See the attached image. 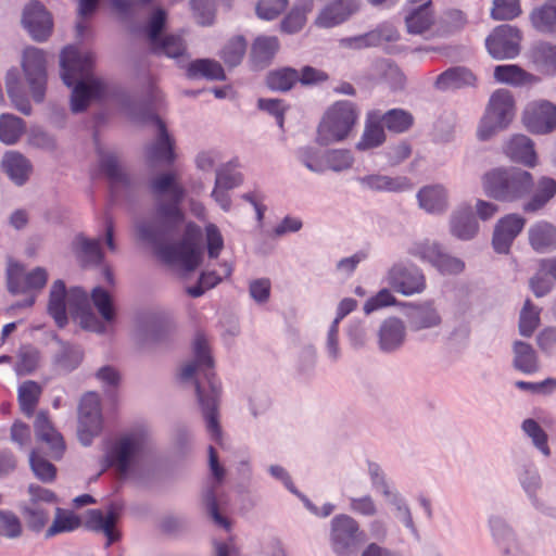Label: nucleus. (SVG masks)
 Instances as JSON below:
<instances>
[{
  "label": "nucleus",
  "instance_id": "1",
  "mask_svg": "<svg viewBox=\"0 0 556 556\" xmlns=\"http://www.w3.org/2000/svg\"><path fill=\"white\" fill-rule=\"evenodd\" d=\"M149 188L155 202L149 213L137 218V238L163 262L186 273L193 271L202 260V229L192 222L185 225L181 203L186 189L178 174L160 173L150 179Z\"/></svg>",
  "mask_w": 556,
  "mask_h": 556
},
{
  "label": "nucleus",
  "instance_id": "2",
  "mask_svg": "<svg viewBox=\"0 0 556 556\" xmlns=\"http://www.w3.org/2000/svg\"><path fill=\"white\" fill-rule=\"evenodd\" d=\"M47 311L59 328L68 324L70 312L84 329L99 334L113 332L116 320V308L106 290L96 287L89 298L79 287L67 290L61 279L50 288Z\"/></svg>",
  "mask_w": 556,
  "mask_h": 556
},
{
  "label": "nucleus",
  "instance_id": "3",
  "mask_svg": "<svg viewBox=\"0 0 556 556\" xmlns=\"http://www.w3.org/2000/svg\"><path fill=\"white\" fill-rule=\"evenodd\" d=\"M193 357L180 370V379L191 382L198 404L206 422L211 439L219 442L222 429L218 421L220 383L215 377L214 362L204 336L198 334L192 346Z\"/></svg>",
  "mask_w": 556,
  "mask_h": 556
},
{
  "label": "nucleus",
  "instance_id": "4",
  "mask_svg": "<svg viewBox=\"0 0 556 556\" xmlns=\"http://www.w3.org/2000/svg\"><path fill=\"white\" fill-rule=\"evenodd\" d=\"M93 62L92 52L76 47H66L61 53V76L67 87H73L71 109L74 113L85 111L90 101L106 96V85L91 73Z\"/></svg>",
  "mask_w": 556,
  "mask_h": 556
},
{
  "label": "nucleus",
  "instance_id": "5",
  "mask_svg": "<svg viewBox=\"0 0 556 556\" xmlns=\"http://www.w3.org/2000/svg\"><path fill=\"white\" fill-rule=\"evenodd\" d=\"M151 454L152 446L148 432L141 428L130 429L106 443L104 469L112 468L118 478L124 479L149 463Z\"/></svg>",
  "mask_w": 556,
  "mask_h": 556
},
{
  "label": "nucleus",
  "instance_id": "6",
  "mask_svg": "<svg viewBox=\"0 0 556 556\" xmlns=\"http://www.w3.org/2000/svg\"><path fill=\"white\" fill-rule=\"evenodd\" d=\"M163 102V94L156 86H149L147 98L129 104V114L138 122L150 123L156 128L155 140L147 148V159L150 163L170 165L175 161L174 139L167 131L165 123L159 117L157 110Z\"/></svg>",
  "mask_w": 556,
  "mask_h": 556
},
{
  "label": "nucleus",
  "instance_id": "7",
  "mask_svg": "<svg viewBox=\"0 0 556 556\" xmlns=\"http://www.w3.org/2000/svg\"><path fill=\"white\" fill-rule=\"evenodd\" d=\"M532 187V175L520 168H496L483 176L484 192L498 201L518 200Z\"/></svg>",
  "mask_w": 556,
  "mask_h": 556
},
{
  "label": "nucleus",
  "instance_id": "8",
  "mask_svg": "<svg viewBox=\"0 0 556 556\" xmlns=\"http://www.w3.org/2000/svg\"><path fill=\"white\" fill-rule=\"evenodd\" d=\"M358 112L351 101H338L324 115L317 130V142L328 146L344 140L352 131Z\"/></svg>",
  "mask_w": 556,
  "mask_h": 556
},
{
  "label": "nucleus",
  "instance_id": "9",
  "mask_svg": "<svg viewBox=\"0 0 556 556\" xmlns=\"http://www.w3.org/2000/svg\"><path fill=\"white\" fill-rule=\"evenodd\" d=\"M166 21V11L155 9L143 26V35L152 53L177 59L185 54L186 42L180 35L164 34Z\"/></svg>",
  "mask_w": 556,
  "mask_h": 556
},
{
  "label": "nucleus",
  "instance_id": "10",
  "mask_svg": "<svg viewBox=\"0 0 556 556\" xmlns=\"http://www.w3.org/2000/svg\"><path fill=\"white\" fill-rule=\"evenodd\" d=\"M99 172L110 185L114 200L130 198L137 190L136 179L124 168L115 151L104 150L97 144Z\"/></svg>",
  "mask_w": 556,
  "mask_h": 556
},
{
  "label": "nucleus",
  "instance_id": "11",
  "mask_svg": "<svg viewBox=\"0 0 556 556\" xmlns=\"http://www.w3.org/2000/svg\"><path fill=\"white\" fill-rule=\"evenodd\" d=\"M515 103L511 93L505 89L496 90L490 99L488 110L481 119L478 136L489 139L497 130L504 129L511 122Z\"/></svg>",
  "mask_w": 556,
  "mask_h": 556
},
{
  "label": "nucleus",
  "instance_id": "12",
  "mask_svg": "<svg viewBox=\"0 0 556 556\" xmlns=\"http://www.w3.org/2000/svg\"><path fill=\"white\" fill-rule=\"evenodd\" d=\"M364 541V532L353 517L341 514L331 520L330 543L337 556H353Z\"/></svg>",
  "mask_w": 556,
  "mask_h": 556
},
{
  "label": "nucleus",
  "instance_id": "13",
  "mask_svg": "<svg viewBox=\"0 0 556 556\" xmlns=\"http://www.w3.org/2000/svg\"><path fill=\"white\" fill-rule=\"evenodd\" d=\"M29 500L22 503L20 508L27 527L36 532L41 531L50 519L48 505L55 503L53 492L37 484L28 486Z\"/></svg>",
  "mask_w": 556,
  "mask_h": 556
},
{
  "label": "nucleus",
  "instance_id": "14",
  "mask_svg": "<svg viewBox=\"0 0 556 556\" xmlns=\"http://www.w3.org/2000/svg\"><path fill=\"white\" fill-rule=\"evenodd\" d=\"M408 253L431 264L443 275H457L465 268V263L460 258L446 253L439 242L428 239L413 243Z\"/></svg>",
  "mask_w": 556,
  "mask_h": 556
},
{
  "label": "nucleus",
  "instance_id": "15",
  "mask_svg": "<svg viewBox=\"0 0 556 556\" xmlns=\"http://www.w3.org/2000/svg\"><path fill=\"white\" fill-rule=\"evenodd\" d=\"M384 282L395 292L409 296L426 289V277L415 265L395 263L384 276Z\"/></svg>",
  "mask_w": 556,
  "mask_h": 556
},
{
  "label": "nucleus",
  "instance_id": "16",
  "mask_svg": "<svg viewBox=\"0 0 556 556\" xmlns=\"http://www.w3.org/2000/svg\"><path fill=\"white\" fill-rule=\"evenodd\" d=\"M48 277V271L43 267L26 271L23 265L10 261L7 268L8 290L12 294L38 292L47 285Z\"/></svg>",
  "mask_w": 556,
  "mask_h": 556
},
{
  "label": "nucleus",
  "instance_id": "17",
  "mask_svg": "<svg viewBox=\"0 0 556 556\" xmlns=\"http://www.w3.org/2000/svg\"><path fill=\"white\" fill-rule=\"evenodd\" d=\"M102 430L100 397L96 392L85 394L79 404L78 439L84 445H90Z\"/></svg>",
  "mask_w": 556,
  "mask_h": 556
},
{
  "label": "nucleus",
  "instance_id": "18",
  "mask_svg": "<svg viewBox=\"0 0 556 556\" xmlns=\"http://www.w3.org/2000/svg\"><path fill=\"white\" fill-rule=\"evenodd\" d=\"M46 56L38 48H27L23 54V71L29 85L33 99L42 102L46 93L47 71Z\"/></svg>",
  "mask_w": 556,
  "mask_h": 556
},
{
  "label": "nucleus",
  "instance_id": "19",
  "mask_svg": "<svg viewBox=\"0 0 556 556\" xmlns=\"http://www.w3.org/2000/svg\"><path fill=\"white\" fill-rule=\"evenodd\" d=\"M520 30L511 25L504 24L497 26L485 39V47L494 59H514L520 52Z\"/></svg>",
  "mask_w": 556,
  "mask_h": 556
},
{
  "label": "nucleus",
  "instance_id": "20",
  "mask_svg": "<svg viewBox=\"0 0 556 556\" xmlns=\"http://www.w3.org/2000/svg\"><path fill=\"white\" fill-rule=\"evenodd\" d=\"M526 127L534 134H548L556 129V105L546 100L530 102L523 112Z\"/></svg>",
  "mask_w": 556,
  "mask_h": 556
},
{
  "label": "nucleus",
  "instance_id": "21",
  "mask_svg": "<svg viewBox=\"0 0 556 556\" xmlns=\"http://www.w3.org/2000/svg\"><path fill=\"white\" fill-rule=\"evenodd\" d=\"M405 317L410 331L418 332L439 328L443 318L431 300L406 304Z\"/></svg>",
  "mask_w": 556,
  "mask_h": 556
},
{
  "label": "nucleus",
  "instance_id": "22",
  "mask_svg": "<svg viewBox=\"0 0 556 556\" xmlns=\"http://www.w3.org/2000/svg\"><path fill=\"white\" fill-rule=\"evenodd\" d=\"M22 22L33 39L37 41L47 40L53 28L51 14L37 0L26 5Z\"/></svg>",
  "mask_w": 556,
  "mask_h": 556
},
{
  "label": "nucleus",
  "instance_id": "23",
  "mask_svg": "<svg viewBox=\"0 0 556 556\" xmlns=\"http://www.w3.org/2000/svg\"><path fill=\"white\" fill-rule=\"evenodd\" d=\"M526 219L517 214H508L502 217L495 225L492 244L495 252L507 254L514 240L522 231Z\"/></svg>",
  "mask_w": 556,
  "mask_h": 556
},
{
  "label": "nucleus",
  "instance_id": "24",
  "mask_svg": "<svg viewBox=\"0 0 556 556\" xmlns=\"http://www.w3.org/2000/svg\"><path fill=\"white\" fill-rule=\"evenodd\" d=\"M121 509L117 504H112L106 513L101 509H91L87 513L86 523L88 528L103 532L106 536V546L119 540V532L115 529V526L119 519Z\"/></svg>",
  "mask_w": 556,
  "mask_h": 556
},
{
  "label": "nucleus",
  "instance_id": "25",
  "mask_svg": "<svg viewBox=\"0 0 556 556\" xmlns=\"http://www.w3.org/2000/svg\"><path fill=\"white\" fill-rule=\"evenodd\" d=\"M359 9V0H331L319 12L315 24L321 28H331L344 23Z\"/></svg>",
  "mask_w": 556,
  "mask_h": 556
},
{
  "label": "nucleus",
  "instance_id": "26",
  "mask_svg": "<svg viewBox=\"0 0 556 556\" xmlns=\"http://www.w3.org/2000/svg\"><path fill=\"white\" fill-rule=\"evenodd\" d=\"M489 528L501 556H511L520 549L515 530L503 517L498 515L490 516Z\"/></svg>",
  "mask_w": 556,
  "mask_h": 556
},
{
  "label": "nucleus",
  "instance_id": "27",
  "mask_svg": "<svg viewBox=\"0 0 556 556\" xmlns=\"http://www.w3.org/2000/svg\"><path fill=\"white\" fill-rule=\"evenodd\" d=\"M405 25L408 34L421 35L434 23L432 0H408Z\"/></svg>",
  "mask_w": 556,
  "mask_h": 556
},
{
  "label": "nucleus",
  "instance_id": "28",
  "mask_svg": "<svg viewBox=\"0 0 556 556\" xmlns=\"http://www.w3.org/2000/svg\"><path fill=\"white\" fill-rule=\"evenodd\" d=\"M34 427L37 439L48 445L49 456L55 460L60 459L64 454L65 443L62 434L53 427L46 412L37 414Z\"/></svg>",
  "mask_w": 556,
  "mask_h": 556
},
{
  "label": "nucleus",
  "instance_id": "29",
  "mask_svg": "<svg viewBox=\"0 0 556 556\" xmlns=\"http://www.w3.org/2000/svg\"><path fill=\"white\" fill-rule=\"evenodd\" d=\"M516 477L533 507H541L539 492L543 488L541 473L533 462L525 460L516 467Z\"/></svg>",
  "mask_w": 556,
  "mask_h": 556
},
{
  "label": "nucleus",
  "instance_id": "30",
  "mask_svg": "<svg viewBox=\"0 0 556 556\" xmlns=\"http://www.w3.org/2000/svg\"><path fill=\"white\" fill-rule=\"evenodd\" d=\"M406 339L403 320L390 317L382 321L378 331V346L383 353H393L402 348Z\"/></svg>",
  "mask_w": 556,
  "mask_h": 556
},
{
  "label": "nucleus",
  "instance_id": "31",
  "mask_svg": "<svg viewBox=\"0 0 556 556\" xmlns=\"http://www.w3.org/2000/svg\"><path fill=\"white\" fill-rule=\"evenodd\" d=\"M451 233L460 240H470L479 231V224L469 205H462L455 210L450 219Z\"/></svg>",
  "mask_w": 556,
  "mask_h": 556
},
{
  "label": "nucleus",
  "instance_id": "32",
  "mask_svg": "<svg viewBox=\"0 0 556 556\" xmlns=\"http://www.w3.org/2000/svg\"><path fill=\"white\" fill-rule=\"evenodd\" d=\"M357 181L362 187L376 192H403L412 189V184L407 177H391L382 174H371L359 177Z\"/></svg>",
  "mask_w": 556,
  "mask_h": 556
},
{
  "label": "nucleus",
  "instance_id": "33",
  "mask_svg": "<svg viewBox=\"0 0 556 556\" xmlns=\"http://www.w3.org/2000/svg\"><path fill=\"white\" fill-rule=\"evenodd\" d=\"M1 166L8 177L17 186H23L28 180L33 170L29 160L16 151L5 152Z\"/></svg>",
  "mask_w": 556,
  "mask_h": 556
},
{
  "label": "nucleus",
  "instance_id": "34",
  "mask_svg": "<svg viewBox=\"0 0 556 556\" xmlns=\"http://www.w3.org/2000/svg\"><path fill=\"white\" fill-rule=\"evenodd\" d=\"M384 141V127L379 119L378 113L374 111L368 112L364 132L356 144L357 150H370L380 147Z\"/></svg>",
  "mask_w": 556,
  "mask_h": 556
},
{
  "label": "nucleus",
  "instance_id": "35",
  "mask_svg": "<svg viewBox=\"0 0 556 556\" xmlns=\"http://www.w3.org/2000/svg\"><path fill=\"white\" fill-rule=\"evenodd\" d=\"M529 241L541 253L556 249V227L547 222H538L529 229Z\"/></svg>",
  "mask_w": 556,
  "mask_h": 556
},
{
  "label": "nucleus",
  "instance_id": "36",
  "mask_svg": "<svg viewBox=\"0 0 556 556\" xmlns=\"http://www.w3.org/2000/svg\"><path fill=\"white\" fill-rule=\"evenodd\" d=\"M505 153L515 162L527 166L535 165V152L533 142L525 135L514 136L505 147Z\"/></svg>",
  "mask_w": 556,
  "mask_h": 556
},
{
  "label": "nucleus",
  "instance_id": "37",
  "mask_svg": "<svg viewBox=\"0 0 556 556\" xmlns=\"http://www.w3.org/2000/svg\"><path fill=\"white\" fill-rule=\"evenodd\" d=\"M530 21L538 31L556 35V0H547L544 4L533 9Z\"/></svg>",
  "mask_w": 556,
  "mask_h": 556
},
{
  "label": "nucleus",
  "instance_id": "38",
  "mask_svg": "<svg viewBox=\"0 0 556 556\" xmlns=\"http://www.w3.org/2000/svg\"><path fill=\"white\" fill-rule=\"evenodd\" d=\"M476 80L471 71L463 66L451 67L440 74L435 80L439 90L458 89L473 85Z\"/></svg>",
  "mask_w": 556,
  "mask_h": 556
},
{
  "label": "nucleus",
  "instance_id": "39",
  "mask_svg": "<svg viewBox=\"0 0 556 556\" xmlns=\"http://www.w3.org/2000/svg\"><path fill=\"white\" fill-rule=\"evenodd\" d=\"M419 205L429 213H443L447 207L446 190L440 186H427L417 194Z\"/></svg>",
  "mask_w": 556,
  "mask_h": 556
},
{
  "label": "nucleus",
  "instance_id": "40",
  "mask_svg": "<svg viewBox=\"0 0 556 556\" xmlns=\"http://www.w3.org/2000/svg\"><path fill=\"white\" fill-rule=\"evenodd\" d=\"M513 351V364L517 370L523 374H533L539 370L536 352L529 343L517 340L514 342Z\"/></svg>",
  "mask_w": 556,
  "mask_h": 556
},
{
  "label": "nucleus",
  "instance_id": "41",
  "mask_svg": "<svg viewBox=\"0 0 556 556\" xmlns=\"http://www.w3.org/2000/svg\"><path fill=\"white\" fill-rule=\"evenodd\" d=\"M374 112L378 113L381 124L391 132H406L414 124V116L403 109H392L386 113L380 110H374Z\"/></svg>",
  "mask_w": 556,
  "mask_h": 556
},
{
  "label": "nucleus",
  "instance_id": "42",
  "mask_svg": "<svg viewBox=\"0 0 556 556\" xmlns=\"http://www.w3.org/2000/svg\"><path fill=\"white\" fill-rule=\"evenodd\" d=\"M279 49V40L275 36L257 37L251 49V58L256 66L264 67L269 64Z\"/></svg>",
  "mask_w": 556,
  "mask_h": 556
},
{
  "label": "nucleus",
  "instance_id": "43",
  "mask_svg": "<svg viewBox=\"0 0 556 556\" xmlns=\"http://www.w3.org/2000/svg\"><path fill=\"white\" fill-rule=\"evenodd\" d=\"M556 194V180L549 177H542L538 184L532 198L523 204V211L534 213L543 208Z\"/></svg>",
  "mask_w": 556,
  "mask_h": 556
},
{
  "label": "nucleus",
  "instance_id": "44",
  "mask_svg": "<svg viewBox=\"0 0 556 556\" xmlns=\"http://www.w3.org/2000/svg\"><path fill=\"white\" fill-rule=\"evenodd\" d=\"M74 245L79 258L85 264L98 265L103 261L101 240L99 238L89 239L83 235H78L75 238Z\"/></svg>",
  "mask_w": 556,
  "mask_h": 556
},
{
  "label": "nucleus",
  "instance_id": "45",
  "mask_svg": "<svg viewBox=\"0 0 556 556\" xmlns=\"http://www.w3.org/2000/svg\"><path fill=\"white\" fill-rule=\"evenodd\" d=\"M7 91L12 100L14 106L23 114L29 115L31 113V105L23 92L20 73L16 68H12L7 74Z\"/></svg>",
  "mask_w": 556,
  "mask_h": 556
},
{
  "label": "nucleus",
  "instance_id": "46",
  "mask_svg": "<svg viewBox=\"0 0 556 556\" xmlns=\"http://www.w3.org/2000/svg\"><path fill=\"white\" fill-rule=\"evenodd\" d=\"M188 76L190 78H207L212 80L225 79V73L222 65L214 60L201 59L189 64Z\"/></svg>",
  "mask_w": 556,
  "mask_h": 556
},
{
  "label": "nucleus",
  "instance_id": "47",
  "mask_svg": "<svg viewBox=\"0 0 556 556\" xmlns=\"http://www.w3.org/2000/svg\"><path fill=\"white\" fill-rule=\"evenodd\" d=\"M533 62L548 74L556 72V45L547 41H541L532 48Z\"/></svg>",
  "mask_w": 556,
  "mask_h": 556
},
{
  "label": "nucleus",
  "instance_id": "48",
  "mask_svg": "<svg viewBox=\"0 0 556 556\" xmlns=\"http://www.w3.org/2000/svg\"><path fill=\"white\" fill-rule=\"evenodd\" d=\"M25 131V123L22 118L12 114L0 116V140L5 144H14Z\"/></svg>",
  "mask_w": 556,
  "mask_h": 556
},
{
  "label": "nucleus",
  "instance_id": "49",
  "mask_svg": "<svg viewBox=\"0 0 556 556\" xmlns=\"http://www.w3.org/2000/svg\"><path fill=\"white\" fill-rule=\"evenodd\" d=\"M41 387L31 380L25 381L18 388V403L22 412L27 416L31 417L35 408L38 404Z\"/></svg>",
  "mask_w": 556,
  "mask_h": 556
},
{
  "label": "nucleus",
  "instance_id": "50",
  "mask_svg": "<svg viewBox=\"0 0 556 556\" xmlns=\"http://www.w3.org/2000/svg\"><path fill=\"white\" fill-rule=\"evenodd\" d=\"M295 156L308 170L317 174L326 172L325 152L316 147H301L296 150Z\"/></svg>",
  "mask_w": 556,
  "mask_h": 556
},
{
  "label": "nucleus",
  "instance_id": "51",
  "mask_svg": "<svg viewBox=\"0 0 556 556\" xmlns=\"http://www.w3.org/2000/svg\"><path fill=\"white\" fill-rule=\"evenodd\" d=\"M29 465L35 477L45 483L54 481L56 467L46 459L39 450H33L29 454Z\"/></svg>",
  "mask_w": 556,
  "mask_h": 556
},
{
  "label": "nucleus",
  "instance_id": "52",
  "mask_svg": "<svg viewBox=\"0 0 556 556\" xmlns=\"http://www.w3.org/2000/svg\"><path fill=\"white\" fill-rule=\"evenodd\" d=\"M300 74L291 67H283L270 72L267 76V86L271 90L288 91L298 83Z\"/></svg>",
  "mask_w": 556,
  "mask_h": 556
},
{
  "label": "nucleus",
  "instance_id": "53",
  "mask_svg": "<svg viewBox=\"0 0 556 556\" xmlns=\"http://www.w3.org/2000/svg\"><path fill=\"white\" fill-rule=\"evenodd\" d=\"M523 432L531 439L532 444L545 456L551 455L548 435L545 430L532 418L525 419L521 425Z\"/></svg>",
  "mask_w": 556,
  "mask_h": 556
},
{
  "label": "nucleus",
  "instance_id": "54",
  "mask_svg": "<svg viewBox=\"0 0 556 556\" xmlns=\"http://www.w3.org/2000/svg\"><path fill=\"white\" fill-rule=\"evenodd\" d=\"M494 77L501 83L521 86L530 81L531 75L517 65L507 64L497 65L494 68Z\"/></svg>",
  "mask_w": 556,
  "mask_h": 556
},
{
  "label": "nucleus",
  "instance_id": "55",
  "mask_svg": "<svg viewBox=\"0 0 556 556\" xmlns=\"http://www.w3.org/2000/svg\"><path fill=\"white\" fill-rule=\"evenodd\" d=\"M80 526V519L71 511L56 508L55 518L46 532L47 538L54 536L59 533L70 532Z\"/></svg>",
  "mask_w": 556,
  "mask_h": 556
},
{
  "label": "nucleus",
  "instance_id": "56",
  "mask_svg": "<svg viewBox=\"0 0 556 556\" xmlns=\"http://www.w3.org/2000/svg\"><path fill=\"white\" fill-rule=\"evenodd\" d=\"M377 70L391 89L400 90L404 88L406 77L395 63L388 60L379 61L377 63Z\"/></svg>",
  "mask_w": 556,
  "mask_h": 556
},
{
  "label": "nucleus",
  "instance_id": "57",
  "mask_svg": "<svg viewBox=\"0 0 556 556\" xmlns=\"http://www.w3.org/2000/svg\"><path fill=\"white\" fill-rule=\"evenodd\" d=\"M247 51V40L243 36H235L224 46L220 56L229 66H237Z\"/></svg>",
  "mask_w": 556,
  "mask_h": 556
},
{
  "label": "nucleus",
  "instance_id": "58",
  "mask_svg": "<svg viewBox=\"0 0 556 556\" xmlns=\"http://www.w3.org/2000/svg\"><path fill=\"white\" fill-rule=\"evenodd\" d=\"M540 324V311L527 300L520 312L519 332L523 337H531Z\"/></svg>",
  "mask_w": 556,
  "mask_h": 556
},
{
  "label": "nucleus",
  "instance_id": "59",
  "mask_svg": "<svg viewBox=\"0 0 556 556\" xmlns=\"http://www.w3.org/2000/svg\"><path fill=\"white\" fill-rule=\"evenodd\" d=\"M388 503L393 506L395 510V517L412 532H416V526L413 519L410 508L406 500L397 491L392 494L388 500Z\"/></svg>",
  "mask_w": 556,
  "mask_h": 556
},
{
  "label": "nucleus",
  "instance_id": "60",
  "mask_svg": "<svg viewBox=\"0 0 556 556\" xmlns=\"http://www.w3.org/2000/svg\"><path fill=\"white\" fill-rule=\"evenodd\" d=\"M354 157L349 150H330L325 152L326 170L342 172L349 169Z\"/></svg>",
  "mask_w": 556,
  "mask_h": 556
},
{
  "label": "nucleus",
  "instance_id": "61",
  "mask_svg": "<svg viewBox=\"0 0 556 556\" xmlns=\"http://www.w3.org/2000/svg\"><path fill=\"white\" fill-rule=\"evenodd\" d=\"M520 13L519 0H493L491 16L495 21H509Z\"/></svg>",
  "mask_w": 556,
  "mask_h": 556
},
{
  "label": "nucleus",
  "instance_id": "62",
  "mask_svg": "<svg viewBox=\"0 0 556 556\" xmlns=\"http://www.w3.org/2000/svg\"><path fill=\"white\" fill-rule=\"evenodd\" d=\"M39 353L31 346L22 348L18 353V361L15 364V371L18 376L33 372L38 365Z\"/></svg>",
  "mask_w": 556,
  "mask_h": 556
},
{
  "label": "nucleus",
  "instance_id": "63",
  "mask_svg": "<svg viewBox=\"0 0 556 556\" xmlns=\"http://www.w3.org/2000/svg\"><path fill=\"white\" fill-rule=\"evenodd\" d=\"M368 475L370 478L371 485L375 490L380 492L387 500L397 492L396 490H392L386 473L381 469V467L376 463H369L368 464Z\"/></svg>",
  "mask_w": 556,
  "mask_h": 556
},
{
  "label": "nucleus",
  "instance_id": "64",
  "mask_svg": "<svg viewBox=\"0 0 556 556\" xmlns=\"http://www.w3.org/2000/svg\"><path fill=\"white\" fill-rule=\"evenodd\" d=\"M0 534L9 539L21 536L22 523L14 513L0 509Z\"/></svg>",
  "mask_w": 556,
  "mask_h": 556
}]
</instances>
